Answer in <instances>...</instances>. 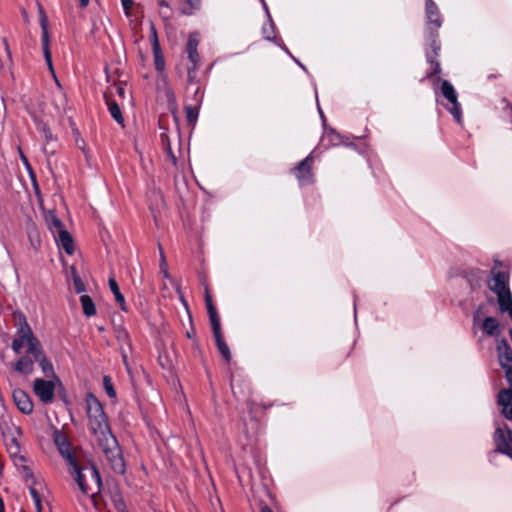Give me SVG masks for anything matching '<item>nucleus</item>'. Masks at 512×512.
<instances>
[{"label": "nucleus", "mask_w": 512, "mask_h": 512, "mask_svg": "<svg viewBox=\"0 0 512 512\" xmlns=\"http://www.w3.org/2000/svg\"><path fill=\"white\" fill-rule=\"evenodd\" d=\"M86 410L89 430L93 434L99 449L105 455L111 469L117 474H123L125 472V462L120 446L110 429L101 403L93 394H88L86 397Z\"/></svg>", "instance_id": "f257e3e1"}, {"label": "nucleus", "mask_w": 512, "mask_h": 512, "mask_svg": "<svg viewBox=\"0 0 512 512\" xmlns=\"http://www.w3.org/2000/svg\"><path fill=\"white\" fill-rule=\"evenodd\" d=\"M426 20L429 27L428 41L430 42V50L426 51L428 62L432 65L433 70L430 75H436L441 72L440 63L436 61L440 50V43L438 41V29L442 25V16L437 5L432 0L426 2Z\"/></svg>", "instance_id": "f03ea898"}, {"label": "nucleus", "mask_w": 512, "mask_h": 512, "mask_svg": "<svg viewBox=\"0 0 512 512\" xmlns=\"http://www.w3.org/2000/svg\"><path fill=\"white\" fill-rule=\"evenodd\" d=\"M70 473L78 485L80 491L91 498L96 496L101 489V477L97 468L93 465L80 467L78 463L69 467Z\"/></svg>", "instance_id": "7ed1b4c3"}, {"label": "nucleus", "mask_w": 512, "mask_h": 512, "mask_svg": "<svg viewBox=\"0 0 512 512\" xmlns=\"http://www.w3.org/2000/svg\"><path fill=\"white\" fill-rule=\"evenodd\" d=\"M15 317L17 319L16 336L11 344L12 350L16 354H20L24 346H26L28 354L39 353L41 348L40 341L34 335L26 317L21 312L16 313Z\"/></svg>", "instance_id": "20e7f679"}, {"label": "nucleus", "mask_w": 512, "mask_h": 512, "mask_svg": "<svg viewBox=\"0 0 512 512\" xmlns=\"http://www.w3.org/2000/svg\"><path fill=\"white\" fill-rule=\"evenodd\" d=\"M492 277L488 281V286L491 291L497 295L499 309L502 313H508L512 316V294L508 286V276L493 268L491 271Z\"/></svg>", "instance_id": "39448f33"}, {"label": "nucleus", "mask_w": 512, "mask_h": 512, "mask_svg": "<svg viewBox=\"0 0 512 512\" xmlns=\"http://www.w3.org/2000/svg\"><path fill=\"white\" fill-rule=\"evenodd\" d=\"M440 90L443 97L448 101V104L446 105L447 110L452 114L454 119L460 123L462 119V110L453 85L447 80H441Z\"/></svg>", "instance_id": "423d86ee"}, {"label": "nucleus", "mask_w": 512, "mask_h": 512, "mask_svg": "<svg viewBox=\"0 0 512 512\" xmlns=\"http://www.w3.org/2000/svg\"><path fill=\"white\" fill-rule=\"evenodd\" d=\"M493 439L496 445L495 452L505 454L512 459V430L506 425L502 427L496 424Z\"/></svg>", "instance_id": "0eeeda50"}, {"label": "nucleus", "mask_w": 512, "mask_h": 512, "mask_svg": "<svg viewBox=\"0 0 512 512\" xmlns=\"http://www.w3.org/2000/svg\"><path fill=\"white\" fill-rule=\"evenodd\" d=\"M56 383L59 381H55L53 378L49 380L37 378L34 381L33 391L41 402L51 403L54 400Z\"/></svg>", "instance_id": "6e6552de"}, {"label": "nucleus", "mask_w": 512, "mask_h": 512, "mask_svg": "<svg viewBox=\"0 0 512 512\" xmlns=\"http://www.w3.org/2000/svg\"><path fill=\"white\" fill-rule=\"evenodd\" d=\"M53 438L59 453L67 460L69 467L76 464L73 447L67 436L63 432L56 430Z\"/></svg>", "instance_id": "1a4fd4ad"}, {"label": "nucleus", "mask_w": 512, "mask_h": 512, "mask_svg": "<svg viewBox=\"0 0 512 512\" xmlns=\"http://www.w3.org/2000/svg\"><path fill=\"white\" fill-rule=\"evenodd\" d=\"M312 165L313 157L310 154L301 162H299L295 168L296 176L301 186L309 185L313 182Z\"/></svg>", "instance_id": "9d476101"}, {"label": "nucleus", "mask_w": 512, "mask_h": 512, "mask_svg": "<svg viewBox=\"0 0 512 512\" xmlns=\"http://www.w3.org/2000/svg\"><path fill=\"white\" fill-rule=\"evenodd\" d=\"M497 405L502 416L512 421V389H501L498 392Z\"/></svg>", "instance_id": "9b49d317"}, {"label": "nucleus", "mask_w": 512, "mask_h": 512, "mask_svg": "<svg viewBox=\"0 0 512 512\" xmlns=\"http://www.w3.org/2000/svg\"><path fill=\"white\" fill-rule=\"evenodd\" d=\"M199 44V40L197 34H191L186 44V52L188 54V58L192 64V67L188 68V75L191 76L192 72L197 69L199 62V54L197 51V47Z\"/></svg>", "instance_id": "f8f14e48"}, {"label": "nucleus", "mask_w": 512, "mask_h": 512, "mask_svg": "<svg viewBox=\"0 0 512 512\" xmlns=\"http://www.w3.org/2000/svg\"><path fill=\"white\" fill-rule=\"evenodd\" d=\"M13 401L17 408L24 414H30L33 411V403L30 396L21 389L13 391Z\"/></svg>", "instance_id": "ddd939ff"}, {"label": "nucleus", "mask_w": 512, "mask_h": 512, "mask_svg": "<svg viewBox=\"0 0 512 512\" xmlns=\"http://www.w3.org/2000/svg\"><path fill=\"white\" fill-rule=\"evenodd\" d=\"M499 364L502 368L512 367V348L506 340H501L497 345Z\"/></svg>", "instance_id": "4468645a"}, {"label": "nucleus", "mask_w": 512, "mask_h": 512, "mask_svg": "<svg viewBox=\"0 0 512 512\" xmlns=\"http://www.w3.org/2000/svg\"><path fill=\"white\" fill-rule=\"evenodd\" d=\"M36 362H38L42 372L48 378H53L55 381H59L58 377L55 375L54 368L52 363L47 359L45 354L42 351V347L39 349V353L31 354Z\"/></svg>", "instance_id": "2eb2a0df"}, {"label": "nucleus", "mask_w": 512, "mask_h": 512, "mask_svg": "<svg viewBox=\"0 0 512 512\" xmlns=\"http://www.w3.org/2000/svg\"><path fill=\"white\" fill-rule=\"evenodd\" d=\"M54 239L58 247L63 249L68 255H72L74 253V241L71 234L67 230L54 236Z\"/></svg>", "instance_id": "dca6fc26"}, {"label": "nucleus", "mask_w": 512, "mask_h": 512, "mask_svg": "<svg viewBox=\"0 0 512 512\" xmlns=\"http://www.w3.org/2000/svg\"><path fill=\"white\" fill-rule=\"evenodd\" d=\"M46 224L53 237L65 231L62 221L54 211H49L45 216Z\"/></svg>", "instance_id": "f3484780"}, {"label": "nucleus", "mask_w": 512, "mask_h": 512, "mask_svg": "<svg viewBox=\"0 0 512 512\" xmlns=\"http://www.w3.org/2000/svg\"><path fill=\"white\" fill-rule=\"evenodd\" d=\"M14 370L23 375H30L34 370V361L28 356H22L14 364Z\"/></svg>", "instance_id": "a211bd4d"}, {"label": "nucleus", "mask_w": 512, "mask_h": 512, "mask_svg": "<svg viewBox=\"0 0 512 512\" xmlns=\"http://www.w3.org/2000/svg\"><path fill=\"white\" fill-rule=\"evenodd\" d=\"M108 284H109V288H110L111 292L113 293V295L115 297V300L119 304L121 310L127 312L128 308H127V305H126L125 297L120 292L118 283L115 280V278L110 277L109 280H108Z\"/></svg>", "instance_id": "6ab92c4d"}, {"label": "nucleus", "mask_w": 512, "mask_h": 512, "mask_svg": "<svg viewBox=\"0 0 512 512\" xmlns=\"http://www.w3.org/2000/svg\"><path fill=\"white\" fill-rule=\"evenodd\" d=\"M482 330L488 336H497L500 333L499 321L494 317H486L482 322Z\"/></svg>", "instance_id": "aec40b11"}, {"label": "nucleus", "mask_w": 512, "mask_h": 512, "mask_svg": "<svg viewBox=\"0 0 512 512\" xmlns=\"http://www.w3.org/2000/svg\"><path fill=\"white\" fill-rule=\"evenodd\" d=\"M106 104L112 118L119 124L123 125L124 118L121 113L120 104L113 98L106 95Z\"/></svg>", "instance_id": "412c9836"}, {"label": "nucleus", "mask_w": 512, "mask_h": 512, "mask_svg": "<svg viewBox=\"0 0 512 512\" xmlns=\"http://www.w3.org/2000/svg\"><path fill=\"white\" fill-rule=\"evenodd\" d=\"M27 235L30 245L33 249L37 250L41 245L40 233L33 222L27 224Z\"/></svg>", "instance_id": "4be33fe9"}, {"label": "nucleus", "mask_w": 512, "mask_h": 512, "mask_svg": "<svg viewBox=\"0 0 512 512\" xmlns=\"http://www.w3.org/2000/svg\"><path fill=\"white\" fill-rule=\"evenodd\" d=\"M41 27H42V48L45 60L50 61V49H49V35L47 31V23H46V17L45 15H42L41 17Z\"/></svg>", "instance_id": "5701e85b"}, {"label": "nucleus", "mask_w": 512, "mask_h": 512, "mask_svg": "<svg viewBox=\"0 0 512 512\" xmlns=\"http://www.w3.org/2000/svg\"><path fill=\"white\" fill-rule=\"evenodd\" d=\"M80 303L85 316L92 317L96 314V307L90 296L82 295L80 297Z\"/></svg>", "instance_id": "b1692460"}, {"label": "nucleus", "mask_w": 512, "mask_h": 512, "mask_svg": "<svg viewBox=\"0 0 512 512\" xmlns=\"http://www.w3.org/2000/svg\"><path fill=\"white\" fill-rule=\"evenodd\" d=\"M322 142L325 146H336L341 143V137L333 129L326 130Z\"/></svg>", "instance_id": "393cba45"}, {"label": "nucleus", "mask_w": 512, "mask_h": 512, "mask_svg": "<svg viewBox=\"0 0 512 512\" xmlns=\"http://www.w3.org/2000/svg\"><path fill=\"white\" fill-rule=\"evenodd\" d=\"M214 337H215V341H216L219 352L221 353V355L223 356V358L226 361H229L231 359V352H230L228 345L225 343V341L222 337V334L215 335Z\"/></svg>", "instance_id": "a878e982"}, {"label": "nucleus", "mask_w": 512, "mask_h": 512, "mask_svg": "<svg viewBox=\"0 0 512 512\" xmlns=\"http://www.w3.org/2000/svg\"><path fill=\"white\" fill-rule=\"evenodd\" d=\"M36 128L44 137L46 144L54 139L50 128L44 122L36 120Z\"/></svg>", "instance_id": "bb28decb"}, {"label": "nucleus", "mask_w": 512, "mask_h": 512, "mask_svg": "<svg viewBox=\"0 0 512 512\" xmlns=\"http://www.w3.org/2000/svg\"><path fill=\"white\" fill-rule=\"evenodd\" d=\"M127 87L124 83H117L110 91L109 97L113 98L115 95L118 96L122 102L126 99Z\"/></svg>", "instance_id": "cd10ccee"}, {"label": "nucleus", "mask_w": 512, "mask_h": 512, "mask_svg": "<svg viewBox=\"0 0 512 512\" xmlns=\"http://www.w3.org/2000/svg\"><path fill=\"white\" fill-rule=\"evenodd\" d=\"M200 7L201 0H186V6L183 7L182 13L188 16L193 15Z\"/></svg>", "instance_id": "c85d7f7f"}, {"label": "nucleus", "mask_w": 512, "mask_h": 512, "mask_svg": "<svg viewBox=\"0 0 512 512\" xmlns=\"http://www.w3.org/2000/svg\"><path fill=\"white\" fill-rule=\"evenodd\" d=\"M208 314H209V318H210V322H211V326H212V330H213L214 336L222 334L221 333L220 318L218 316L217 311L213 310V311L209 312Z\"/></svg>", "instance_id": "c756f323"}, {"label": "nucleus", "mask_w": 512, "mask_h": 512, "mask_svg": "<svg viewBox=\"0 0 512 512\" xmlns=\"http://www.w3.org/2000/svg\"><path fill=\"white\" fill-rule=\"evenodd\" d=\"M103 385H104V389L107 393V395L110 397V398H115L116 397V391L113 387V383L111 381V378L109 376H104L103 377Z\"/></svg>", "instance_id": "7c9ffc66"}, {"label": "nucleus", "mask_w": 512, "mask_h": 512, "mask_svg": "<svg viewBox=\"0 0 512 512\" xmlns=\"http://www.w3.org/2000/svg\"><path fill=\"white\" fill-rule=\"evenodd\" d=\"M159 251H160V271L164 275L165 278H169L167 262H166L164 251L161 246H159Z\"/></svg>", "instance_id": "2f4dec72"}, {"label": "nucleus", "mask_w": 512, "mask_h": 512, "mask_svg": "<svg viewBox=\"0 0 512 512\" xmlns=\"http://www.w3.org/2000/svg\"><path fill=\"white\" fill-rule=\"evenodd\" d=\"M74 289L77 293H82L85 290L84 283L77 275H74Z\"/></svg>", "instance_id": "473e14b6"}, {"label": "nucleus", "mask_w": 512, "mask_h": 512, "mask_svg": "<svg viewBox=\"0 0 512 512\" xmlns=\"http://www.w3.org/2000/svg\"><path fill=\"white\" fill-rule=\"evenodd\" d=\"M151 37L153 40V50H154V52H157L160 50V48H159V42H158L156 28L154 27V25L151 26Z\"/></svg>", "instance_id": "72a5a7b5"}, {"label": "nucleus", "mask_w": 512, "mask_h": 512, "mask_svg": "<svg viewBox=\"0 0 512 512\" xmlns=\"http://www.w3.org/2000/svg\"><path fill=\"white\" fill-rule=\"evenodd\" d=\"M186 113H187V119L190 123L196 121L198 113L193 107H187Z\"/></svg>", "instance_id": "f704fd0d"}, {"label": "nucleus", "mask_w": 512, "mask_h": 512, "mask_svg": "<svg viewBox=\"0 0 512 512\" xmlns=\"http://www.w3.org/2000/svg\"><path fill=\"white\" fill-rule=\"evenodd\" d=\"M121 4H122V7H123V9L125 11V15L127 17H129L130 16V9L133 6L134 1L133 0H121Z\"/></svg>", "instance_id": "c9c22d12"}, {"label": "nucleus", "mask_w": 512, "mask_h": 512, "mask_svg": "<svg viewBox=\"0 0 512 512\" xmlns=\"http://www.w3.org/2000/svg\"><path fill=\"white\" fill-rule=\"evenodd\" d=\"M159 51L157 52H154L155 53V66H156V69L161 71L164 69V60L162 59V57L159 56Z\"/></svg>", "instance_id": "e433bc0d"}, {"label": "nucleus", "mask_w": 512, "mask_h": 512, "mask_svg": "<svg viewBox=\"0 0 512 512\" xmlns=\"http://www.w3.org/2000/svg\"><path fill=\"white\" fill-rule=\"evenodd\" d=\"M205 302H206V307H207L208 313L213 310H216L213 305L212 298H211V295L209 294L208 290H206V293H205Z\"/></svg>", "instance_id": "4c0bfd02"}, {"label": "nucleus", "mask_w": 512, "mask_h": 512, "mask_svg": "<svg viewBox=\"0 0 512 512\" xmlns=\"http://www.w3.org/2000/svg\"><path fill=\"white\" fill-rule=\"evenodd\" d=\"M505 370V376L510 384V387L508 389H512V367L511 368H503Z\"/></svg>", "instance_id": "58836bf2"}, {"label": "nucleus", "mask_w": 512, "mask_h": 512, "mask_svg": "<svg viewBox=\"0 0 512 512\" xmlns=\"http://www.w3.org/2000/svg\"><path fill=\"white\" fill-rule=\"evenodd\" d=\"M282 49H283V50H284L288 55H290V56L292 57V59H293V60H294V61H295V62H296V63H297V64H298V65H299V66H300L304 71H306V72H307V68H306V66H304V65H303V64H302L298 59L294 58V57L291 55L290 51L287 49V47H286V46H284V45H283V46H282Z\"/></svg>", "instance_id": "ea45409f"}, {"label": "nucleus", "mask_w": 512, "mask_h": 512, "mask_svg": "<svg viewBox=\"0 0 512 512\" xmlns=\"http://www.w3.org/2000/svg\"><path fill=\"white\" fill-rule=\"evenodd\" d=\"M29 493H30L33 501L36 500V499H40L41 498L39 493H38V491L34 487H30L29 488Z\"/></svg>", "instance_id": "a19ab883"}, {"label": "nucleus", "mask_w": 512, "mask_h": 512, "mask_svg": "<svg viewBox=\"0 0 512 512\" xmlns=\"http://www.w3.org/2000/svg\"><path fill=\"white\" fill-rule=\"evenodd\" d=\"M166 150H167V152H168V154H169V157H170V159H171L172 163H173V164H176V157H175V155L173 154L172 149H171V147H170V145H169V144L167 145Z\"/></svg>", "instance_id": "79ce46f5"}, {"label": "nucleus", "mask_w": 512, "mask_h": 512, "mask_svg": "<svg viewBox=\"0 0 512 512\" xmlns=\"http://www.w3.org/2000/svg\"><path fill=\"white\" fill-rule=\"evenodd\" d=\"M118 339L122 340V341H128V339H129L128 333L124 330L120 331L118 334Z\"/></svg>", "instance_id": "37998d69"}, {"label": "nucleus", "mask_w": 512, "mask_h": 512, "mask_svg": "<svg viewBox=\"0 0 512 512\" xmlns=\"http://www.w3.org/2000/svg\"><path fill=\"white\" fill-rule=\"evenodd\" d=\"M33 502H34V505H35L36 512H42L41 498L40 499H36Z\"/></svg>", "instance_id": "c03bdc74"}, {"label": "nucleus", "mask_w": 512, "mask_h": 512, "mask_svg": "<svg viewBox=\"0 0 512 512\" xmlns=\"http://www.w3.org/2000/svg\"><path fill=\"white\" fill-rule=\"evenodd\" d=\"M11 446H14L16 450H19L20 448L19 442L16 440L15 437L11 439Z\"/></svg>", "instance_id": "a18cd8bd"}, {"label": "nucleus", "mask_w": 512, "mask_h": 512, "mask_svg": "<svg viewBox=\"0 0 512 512\" xmlns=\"http://www.w3.org/2000/svg\"><path fill=\"white\" fill-rule=\"evenodd\" d=\"M49 70L54 74L53 64H52V55L50 54V61L46 60Z\"/></svg>", "instance_id": "49530a36"}, {"label": "nucleus", "mask_w": 512, "mask_h": 512, "mask_svg": "<svg viewBox=\"0 0 512 512\" xmlns=\"http://www.w3.org/2000/svg\"><path fill=\"white\" fill-rule=\"evenodd\" d=\"M263 33L265 34V38L267 40H272V37H271V35L269 33H267V29L266 28L263 29Z\"/></svg>", "instance_id": "de8ad7c7"}, {"label": "nucleus", "mask_w": 512, "mask_h": 512, "mask_svg": "<svg viewBox=\"0 0 512 512\" xmlns=\"http://www.w3.org/2000/svg\"><path fill=\"white\" fill-rule=\"evenodd\" d=\"M89 1L90 0H80V6L81 7H86L89 4Z\"/></svg>", "instance_id": "09e8293b"}, {"label": "nucleus", "mask_w": 512, "mask_h": 512, "mask_svg": "<svg viewBox=\"0 0 512 512\" xmlns=\"http://www.w3.org/2000/svg\"><path fill=\"white\" fill-rule=\"evenodd\" d=\"M0 512H4V503L2 498L0 497Z\"/></svg>", "instance_id": "8fccbe9b"}, {"label": "nucleus", "mask_w": 512, "mask_h": 512, "mask_svg": "<svg viewBox=\"0 0 512 512\" xmlns=\"http://www.w3.org/2000/svg\"><path fill=\"white\" fill-rule=\"evenodd\" d=\"M318 111H319L320 116H321V118H322V120L324 122L325 121V117H324V114H323V112H322V110H321V108L319 106H318Z\"/></svg>", "instance_id": "3c124183"}, {"label": "nucleus", "mask_w": 512, "mask_h": 512, "mask_svg": "<svg viewBox=\"0 0 512 512\" xmlns=\"http://www.w3.org/2000/svg\"><path fill=\"white\" fill-rule=\"evenodd\" d=\"M15 430H16V433H17L18 435H21V434H22V430H21V428H20V427H16V428H15Z\"/></svg>", "instance_id": "603ef678"}, {"label": "nucleus", "mask_w": 512, "mask_h": 512, "mask_svg": "<svg viewBox=\"0 0 512 512\" xmlns=\"http://www.w3.org/2000/svg\"><path fill=\"white\" fill-rule=\"evenodd\" d=\"M262 512H272L268 507L262 509Z\"/></svg>", "instance_id": "864d4df0"}, {"label": "nucleus", "mask_w": 512, "mask_h": 512, "mask_svg": "<svg viewBox=\"0 0 512 512\" xmlns=\"http://www.w3.org/2000/svg\"><path fill=\"white\" fill-rule=\"evenodd\" d=\"M261 1H262V4H263L265 10L268 11V8H267V5H266L265 1L264 0H261Z\"/></svg>", "instance_id": "5fc2aeb1"}, {"label": "nucleus", "mask_w": 512, "mask_h": 512, "mask_svg": "<svg viewBox=\"0 0 512 512\" xmlns=\"http://www.w3.org/2000/svg\"><path fill=\"white\" fill-rule=\"evenodd\" d=\"M161 6H166L165 2L160 3Z\"/></svg>", "instance_id": "6e6d98bb"}, {"label": "nucleus", "mask_w": 512, "mask_h": 512, "mask_svg": "<svg viewBox=\"0 0 512 512\" xmlns=\"http://www.w3.org/2000/svg\"><path fill=\"white\" fill-rule=\"evenodd\" d=\"M357 303L354 301V309L356 310Z\"/></svg>", "instance_id": "4d7b16f0"}]
</instances>
